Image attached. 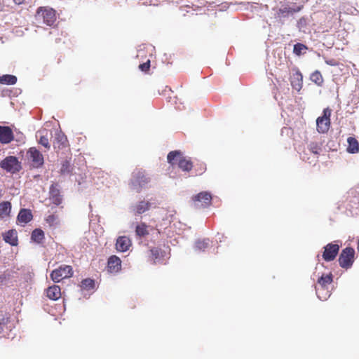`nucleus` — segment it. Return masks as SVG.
I'll list each match as a JSON object with an SVG mask.
<instances>
[{
	"mask_svg": "<svg viewBox=\"0 0 359 359\" xmlns=\"http://www.w3.org/2000/svg\"><path fill=\"white\" fill-rule=\"evenodd\" d=\"M296 11H297L295 9L291 8L288 6H285L283 8H279L275 15L276 18L281 19L283 18L287 17L290 14H292Z\"/></svg>",
	"mask_w": 359,
	"mask_h": 359,
	"instance_id": "obj_24",
	"label": "nucleus"
},
{
	"mask_svg": "<svg viewBox=\"0 0 359 359\" xmlns=\"http://www.w3.org/2000/svg\"><path fill=\"white\" fill-rule=\"evenodd\" d=\"M27 154L29 158L31 159L34 167L39 168L43 164V156L36 147L29 148L27 151Z\"/></svg>",
	"mask_w": 359,
	"mask_h": 359,
	"instance_id": "obj_11",
	"label": "nucleus"
},
{
	"mask_svg": "<svg viewBox=\"0 0 359 359\" xmlns=\"http://www.w3.org/2000/svg\"><path fill=\"white\" fill-rule=\"evenodd\" d=\"M168 162L173 165L177 164L178 167L184 172H190L193 167V162L189 158L184 156L182 151L179 150L172 151L167 156Z\"/></svg>",
	"mask_w": 359,
	"mask_h": 359,
	"instance_id": "obj_1",
	"label": "nucleus"
},
{
	"mask_svg": "<svg viewBox=\"0 0 359 359\" xmlns=\"http://www.w3.org/2000/svg\"><path fill=\"white\" fill-rule=\"evenodd\" d=\"M14 139L13 133L8 126H0V142L1 144H8Z\"/></svg>",
	"mask_w": 359,
	"mask_h": 359,
	"instance_id": "obj_14",
	"label": "nucleus"
},
{
	"mask_svg": "<svg viewBox=\"0 0 359 359\" xmlns=\"http://www.w3.org/2000/svg\"><path fill=\"white\" fill-rule=\"evenodd\" d=\"M332 111L330 108H325L323 111V115L316 119V128L319 133H326L331 125L330 116Z\"/></svg>",
	"mask_w": 359,
	"mask_h": 359,
	"instance_id": "obj_4",
	"label": "nucleus"
},
{
	"mask_svg": "<svg viewBox=\"0 0 359 359\" xmlns=\"http://www.w3.org/2000/svg\"><path fill=\"white\" fill-rule=\"evenodd\" d=\"M163 250L158 247H151L149 250L148 260L153 264H156L163 257Z\"/></svg>",
	"mask_w": 359,
	"mask_h": 359,
	"instance_id": "obj_16",
	"label": "nucleus"
},
{
	"mask_svg": "<svg viewBox=\"0 0 359 359\" xmlns=\"http://www.w3.org/2000/svg\"><path fill=\"white\" fill-rule=\"evenodd\" d=\"M139 69L144 72H148L150 69V60H148L147 62L140 64L139 65Z\"/></svg>",
	"mask_w": 359,
	"mask_h": 359,
	"instance_id": "obj_35",
	"label": "nucleus"
},
{
	"mask_svg": "<svg viewBox=\"0 0 359 359\" xmlns=\"http://www.w3.org/2000/svg\"><path fill=\"white\" fill-rule=\"evenodd\" d=\"M17 82V77L11 74H6L0 76V83L6 85H14Z\"/></svg>",
	"mask_w": 359,
	"mask_h": 359,
	"instance_id": "obj_28",
	"label": "nucleus"
},
{
	"mask_svg": "<svg viewBox=\"0 0 359 359\" xmlns=\"http://www.w3.org/2000/svg\"><path fill=\"white\" fill-rule=\"evenodd\" d=\"M355 250L353 248L347 247L342 250L338 262L339 266L344 269H349L353 264Z\"/></svg>",
	"mask_w": 359,
	"mask_h": 359,
	"instance_id": "obj_5",
	"label": "nucleus"
},
{
	"mask_svg": "<svg viewBox=\"0 0 359 359\" xmlns=\"http://www.w3.org/2000/svg\"><path fill=\"white\" fill-rule=\"evenodd\" d=\"M195 175H201L206 170V165L203 162H199L194 165Z\"/></svg>",
	"mask_w": 359,
	"mask_h": 359,
	"instance_id": "obj_33",
	"label": "nucleus"
},
{
	"mask_svg": "<svg viewBox=\"0 0 359 359\" xmlns=\"http://www.w3.org/2000/svg\"><path fill=\"white\" fill-rule=\"evenodd\" d=\"M53 144V148L56 152L65 149L69 146L67 137L62 132H57L55 133Z\"/></svg>",
	"mask_w": 359,
	"mask_h": 359,
	"instance_id": "obj_10",
	"label": "nucleus"
},
{
	"mask_svg": "<svg viewBox=\"0 0 359 359\" xmlns=\"http://www.w3.org/2000/svg\"><path fill=\"white\" fill-rule=\"evenodd\" d=\"M31 238L34 242L41 243L44 239V232L41 229H36L32 231Z\"/></svg>",
	"mask_w": 359,
	"mask_h": 359,
	"instance_id": "obj_26",
	"label": "nucleus"
},
{
	"mask_svg": "<svg viewBox=\"0 0 359 359\" xmlns=\"http://www.w3.org/2000/svg\"><path fill=\"white\" fill-rule=\"evenodd\" d=\"M308 149L310 152L318 155L321 150V147L318 142H311L308 145Z\"/></svg>",
	"mask_w": 359,
	"mask_h": 359,
	"instance_id": "obj_34",
	"label": "nucleus"
},
{
	"mask_svg": "<svg viewBox=\"0 0 359 359\" xmlns=\"http://www.w3.org/2000/svg\"><path fill=\"white\" fill-rule=\"evenodd\" d=\"M121 269V260L116 255H111L107 261V270L111 273H116Z\"/></svg>",
	"mask_w": 359,
	"mask_h": 359,
	"instance_id": "obj_13",
	"label": "nucleus"
},
{
	"mask_svg": "<svg viewBox=\"0 0 359 359\" xmlns=\"http://www.w3.org/2000/svg\"><path fill=\"white\" fill-rule=\"evenodd\" d=\"M150 207L151 203L149 202L142 201L133 207V211L135 214L141 215L149 210Z\"/></svg>",
	"mask_w": 359,
	"mask_h": 359,
	"instance_id": "obj_21",
	"label": "nucleus"
},
{
	"mask_svg": "<svg viewBox=\"0 0 359 359\" xmlns=\"http://www.w3.org/2000/svg\"><path fill=\"white\" fill-rule=\"evenodd\" d=\"M37 15L43 19V22L51 26L56 20L55 11L48 7H40L37 9Z\"/></svg>",
	"mask_w": 359,
	"mask_h": 359,
	"instance_id": "obj_7",
	"label": "nucleus"
},
{
	"mask_svg": "<svg viewBox=\"0 0 359 359\" xmlns=\"http://www.w3.org/2000/svg\"><path fill=\"white\" fill-rule=\"evenodd\" d=\"M50 133L46 129L39 130L36 133V138H38V142L42 145L46 150L50 149V144L49 142V137Z\"/></svg>",
	"mask_w": 359,
	"mask_h": 359,
	"instance_id": "obj_15",
	"label": "nucleus"
},
{
	"mask_svg": "<svg viewBox=\"0 0 359 359\" xmlns=\"http://www.w3.org/2000/svg\"><path fill=\"white\" fill-rule=\"evenodd\" d=\"M311 80L318 86H321L323 83V76L319 71H316L311 74Z\"/></svg>",
	"mask_w": 359,
	"mask_h": 359,
	"instance_id": "obj_32",
	"label": "nucleus"
},
{
	"mask_svg": "<svg viewBox=\"0 0 359 359\" xmlns=\"http://www.w3.org/2000/svg\"><path fill=\"white\" fill-rule=\"evenodd\" d=\"M95 280L91 278H86L81 281V287L85 290H91L95 288Z\"/></svg>",
	"mask_w": 359,
	"mask_h": 359,
	"instance_id": "obj_30",
	"label": "nucleus"
},
{
	"mask_svg": "<svg viewBox=\"0 0 359 359\" xmlns=\"http://www.w3.org/2000/svg\"><path fill=\"white\" fill-rule=\"evenodd\" d=\"M194 205L197 208H206L211 204L212 195L208 191H202L192 198Z\"/></svg>",
	"mask_w": 359,
	"mask_h": 359,
	"instance_id": "obj_8",
	"label": "nucleus"
},
{
	"mask_svg": "<svg viewBox=\"0 0 359 359\" xmlns=\"http://www.w3.org/2000/svg\"><path fill=\"white\" fill-rule=\"evenodd\" d=\"M69 165V162L68 161H65L62 164V169H61L62 172H65L66 168H67Z\"/></svg>",
	"mask_w": 359,
	"mask_h": 359,
	"instance_id": "obj_40",
	"label": "nucleus"
},
{
	"mask_svg": "<svg viewBox=\"0 0 359 359\" xmlns=\"http://www.w3.org/2000/svg\"><path fill=\"white\" fill-rule=\"evenodd\" d=\"M62 293H47V297L50 299V300H57L60 298H61Z\"/></svg>",
	"mask_w": 359,
	"mask_h": 359,
	"instance_id": "obj_36",
	"label": "nucleus"
},
{
	"mask_svg": "<svg viewBox=\"0 0 359 359\" xmlns=\"http://www.w3.org/2000/svg\"><path fill=\"white\" fill-rule=\"evenodd\" d=\"M61 289L60 286L54 285L53 286H50L48 287L47 292H60Z\"/></svg>",
	"mask_w": 359,
	"mask_h": 359,
	"instance_id": "obj_37",
	"label": "nucleus"
},
{
	"mask_svg": "<svg viewBox=\"0 0 359 359\" xmlns=\"http://www.w3.org/2000/svg\"><path fill=\"white\" fill-rule=\"evenodd\" d=\"M330 297L329 293H320V295H318V298L321 301H325Z\"/></svg>",
	"mask_w": 359,
	"mask_h": 359,
	"instance_id": "obj_38",
	"label": "nucleus"
},
{
	"mask_svg": "<svg viewBox=\"0 0 359 359\" xmlns=\"http://www.w3.org/2000/svg\"><path fill=\"white\" fill-rule=\"evenodd\" d=\"M293 73L290 78L292 87L297 91H299L303 86V76L298 68L293 69Z\"/></svg>",
	"mask_w": 359,
	"mask_h": 359,
	"instance_id": "obj_12",
	"label": "nucleus"
},
{
	"mask_svg": "<svg viewBox=\"0 0 359 359\" xmlns=\"http://www.w3.org/2000/svg\"><path fill=\"white\" fill-rule=\"evenodd\" d=\"M0 166L2 169L11 173H15L21 169V165L18 158L13 156H9L5 158L0 163Z\"/></svg>",
	"mask_w": 359,
	"mask_h": 359,
	"instance_id": "obj_6",
	"label": "nucleus"
},
{
	"mask_svg": "<svg viewBox=\"0 0 359 359\" xmlns=\"http://www.w3.org/2000/svg\"><path fill=\"white\" fill-rule=\"evenodd\" d=\"M131 245V241L127 236H119L116 243V249L119 252H126Z\"/></svg>",
	"mask_w": 359,
	"mask_h": 359,
	"instance_id": "obj_17",
	"label": "nucleus"
},
{
	"mask_svg": "<svg viewBox=\"0 0 359 359\" xmlns=\"http://www.w3.org/2000/svg\"><path fill=\"white\" fill-rule=\"evenodd\" d=\"M73 274L74 271L72 266L63 264L52 271L50 277L53 282L59 283L63 279L71 278Z\"/></svg>",
	"mask_w": 359,
	"mask_h": 359,
	"instance_id": "obj_3",
	"label": "nucleus"
},
{
	"mask_svg": "<svg viewBox=\"0 0 359 359\" xmlns=\"http://www.w3.org/2000/svg\"><path fill=\"white\" fill-rule=\"evenodd\" d=\"M25 0H13L14 3L18 5L23 4Z\"/></svg>",
	"mask_w": 359,
	"mask_h": 359,
	"instance_id": "obj_41",
	"label": "nucleus"
},
{
	"mask_svg": "<svg viewBox=\"0 0 359 359\" xmlns=\"http://www.w3.org/2000/svg\"><path fill=\"white\" fill-rule=\"evenodd\" d=\"M339 251V245L335 243H328L324 247L322 257L325 262L333 261Z\"/></svg>",
	"mask_w": 359,
	"mask_h": 359,
	"instance_id": "obj_9",
	"label": "nucleus"
},
{
	"mask_svg": "<svg viewBox=\"0 0 359 359\" xmlns=\"http://www.w3.org/2000/svg\"><path fill=\"white\" fill-rule=\"evenodd\" d=\"M332 282V275L331 273L323 275L318 280V284L322 286L323 290L327 289V285Z\"/></svg>",
	"mask_w": 359,
	"mask_h": 359,
	"instance_id": "obj_27",
	"label": "nucleus"
},
{
	"mask_svg": "<svg viewBox=\"0 0 359 359\" xmlns=\"http://www.w3.org/2000/svg\"><path fill=\"white\" fill-rule=\"evenodd\" d=\"M307 49L308 48L306 45L301 43H297L294 46L293 53L296 55L300 56L301 55L305 53Z\"/></svg>",
	"mask_w": 359,
	"mask_h": 359,
	"instance_id": "obj_31",
	"label": "nucleus"
},
{
	"mask_svg": "<svg viewBox=\"0 0 359 359\" xmlns=\"http://www.w3.org/2000/svg\"><path fill=\"white\" fill-rule=\"evenodd\" d=\"M33 215L29 209H21L18 215V221L20 224H27L32 219Z\"/></svg>",
	"mask_w": 359,
	"mask_h": 359,
	"instance_id": "obj_19",
	"label": "nucleus"
},
{
	"mask_svg": "<svg viewBox=\"0 0 359 359\" xmlns=\"http://www.w3.org/2000/svg\"><path fill=\"white\" fill-rule=\"evenodd\" d=\"M4 240L12 246H16L18 242L17 231L14 229L8 231L4 234Z\"/></svg>",
	"mask_w": 359,
	"mask_h": 359,
	"instance_id": "obj_20",
	"label": "nucleus"
},
{
	"mask_svg": "<svg viewBox=\"0 0 359 359\" xmlns=\"http://www.w3.org/2000/svg\"><path fill=\"white\" fill-rule=\"evenodd\" d=\"M149 182L150 177L144 170L142 168H136L133 172L130 185L131 188L136 192H140L142 189L149 183Z\"/></svg>",
	"mask_w": 359,
	"mask_h": 359,
	"instance_id": "obj_2",
	"label": "nucleus"
},
{
	"mask_svg": "<svg viewBox=\"0 0 359 359\" xmlns=\"http://www.w3.org/2000/svg\"><path fill=\"white\" fill-rule=\"evenodd\" d=\"M325 62H326V64H327L330 66H337L338 65V62L334 59L327 60H325Z\"/></svg>",
	"mask_w": 359,
	"mask_h": 359,
	"instance_id": "obj_39",
	"label": "nucleus"
},
{
	"mask_svg": "<svg viewBox=\"0 0 359 359\" xmlns=\"http://www.w3.org/2000/svg\"><path fill=\"white\" fill-rule=\"evenodd\" d=\"M148 227L149 226L144 222L137 224L135 228L136 236L139 237H144L149 235V231L148 230Z\"/></svg>",
	"mask_w": 359,
	"mask_h": 359,
	"instance_id": "obj_25",
	"label": "nucleus"
},
{
	"mask_svg": "<svg viewBox=\"0 0 359 359\" xmlns=\"http://www.w3.org/2000/svg\"><path fill=\"white\" fill-rule=\"evenodd\" d=\"M11 211V203L8 201L0 203V218L4 219L10 216Z\"/></svg>",
	"mask_w": 359,
	"mask_h": 359,
	"instance_id": "obj_23",
	"label": "nucleus"
},
{
	"mask_svg": "<svg viewBox=\"0 0 359 359\" xmlns=\"http://www.w3.org/2000/svg\"><path fill=\"white\" fill-rule=\"evenodd\" d=\"M348 144L347 151L350 154H355L359 151V143L358 140L353 137H349L347 140Z\"/></svg>",
	"mask_w": 359,
	"mask_h": 359,
	"instance_id": "obj_22",
	"label": "nucleus"
},
{
	"mask_svg": "<svg viewBox=\"0 0 359 359\" xmlns=\"http://www.w3.org/2000/svg\"><path fill=\"white\" fill-rule=\"evenodd\" d=\"M50 199L55 205H60L62 203V196L57 184H52L50 187Z\"/></svg>",
	"mask_w": 359,
	"mask_h": 359,
	"instance_id": "obj_18",
	"label": "nucleus"
},
{
	"mask_svg": "<svg viewBox=\"0 0 359 359\" xmlns=\"http://www.w3.org/2000/svg\"><path fill=\"white\" fill-rule=\"evenodd\" d=\"M210 244V241L208 238L199 239L195 243V248L200 251H204L207 249Z\"/></svg>",
	"mask_w": 359,
	"mask_h": 359,
	"instance_id": "obj_29",
	"label": "nucleus"
}]
</instances>
